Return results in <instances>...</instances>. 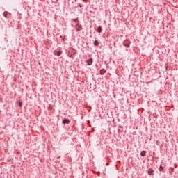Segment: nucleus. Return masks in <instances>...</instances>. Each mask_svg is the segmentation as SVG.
Returning a JSON list of instances; mask_svg holds the SVG:
<instances>
[{
  "instance_id": "1",
  "label": "nucleus",
  "mask_w": 178,
  "mask_h": 178,
  "mask_svg": "<svg viewBox=\"0 0 178 178\" xmlns=\"http://www.w3.org/2000/svg\"><path fill=\"white\" fill-rule=\"evenodd\" d=\"M75 29L76 30V31H81V30H83V27L81 26V25L80 24H76Z\"/></svg>"
},
{
  "instance_id": "2",
  "label": "nucleus",
  "mask_w": 178,
  "mask_h": 178,
  "mask_svg": "<svg viewBox=\"0 0 178 178\" xmlns=\"http://www.w3.org/2000/svg\"><path fill=\"white\" fill-rule=\"evenodd\" d=\"M86 62H87L88 66H91L92 65V58L89 59Z\"/></svg>"
},
{
  "instance_id": "3",
  "label": "nucleus",
  "mask_w": 178,
  "mask_h": 178,
  "mask_svg": "<svg viewBox=\"0 0 178 178\" xmlns=\"http://www.w3.org/2000/svg\"><path fill=\"white\" fill-rule=\"evenodd\" d=\"M63 123L64 124H69V123H70V121L69 120H67V119H65L64 120H63Z\"/></svg>"
},
{
  "instance_id": "4",
  "label": "nucleus",
  "mask_w": 178,
  "mask_h": 178,
  "mask_svg": "<svg viewBox=\"0 0 178 178\" xmlns=\"http://www.w3.org/2000/svg\"><path fill=\"white\" fill-rule=\"evenodd\" d=\"M148 173H149L150 175H154V170H152V168H149V170H148Z\"/></svg>"
},
{
  "instance_id": "5",
  "label": "nucleus",
  "mask_w": 178,
  "mask_h": 178,
  "mask_svg": "<svg viewBox=\"0 0 178 178\" xmlns=\"http://www.w3.org/2000/svg\"><path fill=\"white\" fill-rule=\"evenodd\" d=\"M61 54V51H54V55H57V56H60Z\"/></svg>"
},
{
  "instance_id": "6",
  "label": "nucleus",
  "mask_w": 178,
  "mask_h": 178,
  "mask_svg": "<svg viewBox=\"0 0 178 178\" xmlns=\"http://www.w3.org/2000/svg\"><path fill=\"white\" fill-rule=\"evenodd\" d=\"M97 33H101L102 31V27L99 26L97 30Z\"/></svg>"
},
{
  "instance_id": "7",
  "label": "nucleus",
  "mask_w": 178,
  "mask_h": 178,
  "mask_svg": "<svg viewBox=\"0 0 178 178\" xmlns=\"http://www.w3.org/2000/svg\"><path fill=\"white\" fill-rule=\"evenodd\" d=\"M145 154H147V152L143 151V152H141L140 155H141V156H145Z\"/></svg>"
},
{
  "instance_id": "8",
  "label": "nucleus",
  "mask_w": 178,
  "mask_h": 178,
  "mask_svg": "<svg viewBox=\"0 0 178 178\" xmlns=\"http://www.w3.org/2000/svg\"><path fill=\"white\" fill-rule=\"evenodd\" d=\"M106 71L104 69L100 70V74H102V75L104 74V73H106Z\"/></svg>"
},
{
  "instance_id": "9",
  "label": "nucleus",
  "mask_w": 178,
  "mask_h": 178,
  "mask_svg": "<svg viewBox=\"0 0 178 178\" xmlns=\"http://www.w3.org/2000/svg\"><path fill=\"white\" fill-rule=\"evenodd\" d=\"M72 21H73V22H75V23H76V24H78V23H79V18L72 19Z\"/></svg>"
},
{
  "instance_id": "10",
  "label": "nucleus",
  "mask_w": 178,
  "mask_h": 178,
  "mask_svg": "<svg viewBox=\"0 0 178 178\" xmlns=\"http://www.w3.org/2000/svg\"><path fill=\"white\" fill-rule=\"evenodd\" d=\"M98 44H99L98 41H97V40L95 41L94 45H96L97 47Z\"/></svg>"
},
{
  "instance_id": "11",
  "label": "nucleus",
  "mask_w": 178,
  "mask_h": 178,
  "mask_svg": "<svg viewBox=\"0 0 178 178\" xmlns=\"http://www.w3.org/2000/svg\"><path fill=\"white\" fill-rule=\"evenodd\" d=\"M3 16H5V17H8V13H3Z\"/></svg>"
},
{
  "instance_id": "12",
  "label": "nucleus",
  "mask_w": 178,
  "mask_h": 178,
  "mask_svg": "<svg viewBox=\"0 0 178 178\" xmlns=\"http://www.w3.org/2000/svg\"><path fill=\"white\" fill-rule=\"evenodd\" d=\"M22 105H23V103H22V102H19V106L22 107Z\"/></svg>"
},
{
  "instance_id": "13",
  "label": "nucleus",
  "mask_w": 178,
  "mask_h": 178,
  "mask_svg": "<svg viewBox=\"0 0 178 178\" xmlns=\"http://www.w3.org/2000/svg\"><path fill=\"white\" fill-rule=\"evenodd\" d=\"M159 170H160V171H162V170H163V167H162V166H160V168H159Z\"/></svg>"
}]
</instances>
